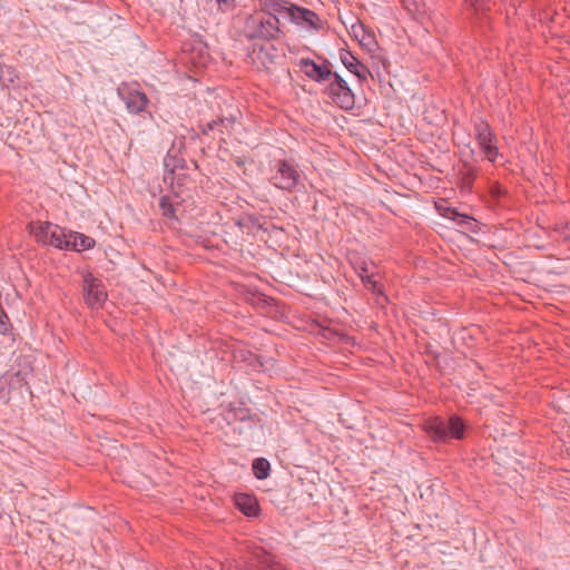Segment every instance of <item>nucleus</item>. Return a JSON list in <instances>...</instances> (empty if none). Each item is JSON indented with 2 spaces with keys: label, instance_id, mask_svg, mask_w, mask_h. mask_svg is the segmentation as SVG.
<instances>
[{
  "label": "nucleus",
  "instance_id": "1",
  "mask_svg": "<svg viewBox=\"0 0 570 570\" xmlns=\"http://www.w3.org/2000/svg\"><path fill=\"white\" fill-rule=\"evenodd\" d=\"M49 232L48 245L59 249L86 250L95 245V240L83 234L67 230L58 225H47Z\"/></svg>",
  "mask_w": 570,
  "mask_h": 570
},
{
  "label": "nucleus",
  "instance_id": "2",
  "mask_svg": "<svg viewBox=\"0 0 570 570\" xmlns=\"http://www.w3.org/2000/svg\"><path fill=\"white\" fill-rule=\"evenodd\" d=\"M473 129L478 146L487 160L495 163L499 157H502L499 153L497 135L487 121L482 119L475 121Z\"/></svg>",
  "mask_w": 570,
  "mask_h": 570
},
{
  "label": "nucleus",
  "instance_id": "3",
  "mask_svg": "<svg viewBox=\"0 0 570 570\" xmlns=\"http://www.w3.org/2000/svg\"><path fill=\"white\" fill-rule=\"evenodd\" d=\"M434 441L445 442L449 439L461 440L464 436V424L456 417L452 416L448 421L440 417H430V435Z\"/></svg>",
  "mask_w": 570,
  "mask_h": 570
},
{
  "label": "nucleus",
  "instance_id": "4",
  "mask_svg": "<svg viewBox=\"0 0 570 570\" xmlns=\"http://www.w3.org/2000/svg\"><path fill=\"white\" fill-rule=\"evenodd\" d=\"M434 208L440 216L454 222L464 232L478 233L480 230V224L475 218L468 214L459 213L446 199L434 202Z\"/></svg>",
  "mask_w": 570,
  "mask_h": 570
},
{
  "label": "nucleus",
  "instance_id": "5",
  "mask_svg": "<svg viewBox=\"0 0 570 570\" xmlns=\"http://www.w3.org/2000/svg\"><path fill=\"white\" fill-rule=\"evenodd\" d=\"M278 58L276 48L268 41L254 43L248 53L250 63L259 70H271Z\"/></svg>",
  "mask_w": 570,
  "mask_h": 570
},
{
  "label": "nucleus",
  "instance_id": "6",
  "mask_svg": "<svg viewBox=\"0 0 570 570\" xmlns=\"http://www.w3.org/2000/svg\"><path fill=\"white\" fill-rule=\"evenodd\" d=\"M248 26L253 29V36L263 39H274L279 33V20L272 13H257L254 16Z\"/></svg>",
  "mask_w": 570,
  "mask_h": 570
},
{
  "label": "nucleus",
  "instance_id": "7",
  "mask_svg": "<svg viewBox=\"0 0 570 570\" xmlns=\"http://www.w3.org/2000/svg\"><path fill=\"white\" fill-rule=\"evenodd\" d=\"M278 12L284 17H288L293 22L299 26L315 29L318 28V17L315 12L308 9L292 6L288 8H283Z\"/></svg>",
  "mask_w": 570,
  "mask_h": 570
},
{
  "label": "nucleus",
  "instance_id": "8",
  "mask_svg": "<svg viewBox=\"0 0 570 570\" xmlns=\"http://www.w3.org/2000/svg\"><path fill=\"white\" fill-rule=\"evenodd\" d=\"M298 173L297 170L287 163H281L277 171L273 175L272 180L273 184L286 190H292L298 181Z\"/></svg>",
  "mask_w": 570,
  "mask_h": 570
},
{
  "label": "nucleus",
  "instance_id": "9",
  "mask_svg": "<svg viewBox=\"0 0 570 570\" xmlns=\"http://www.w3.org/2000/svg\"><path fill=\"white\" fill-rule=\"evenodd\" d=\"M107 294L100 281L91 276L85 278V299L92 308L100 307L106 301Z\"/></svg>",
  "mask_w": 570,
  "mask_h": 570
},
{
  "label": "nucleus",
  "instance_id": "10",
  "mask_svg": "<svg viewBox=\"0 0 570 570\" xmlns=\"http://www.w3.org/2000/svg\"><path fill=\"white\" fill-rule=\"evenodd\" d=\"M302 71L311 79L315 81H323L330 79L332 72L326 65H316L314 61L308 59L301 60Z\"/></svg>",
  "mask_w": 570,
  "mask_h": 570
},
{
  "label": "nucleus",
  "instance_id": "11",
  "mask_svg": "<svg viewBox=\"0 0 570 570\" xmlns=\"http://www.w3.org/2000/svg\"><path fill=\"white\" fill-rule=\"evenodd\" d=\"M478 167L472 163L464 161L458 170V177L460 180L461 189L470 193L472 190L473 183L478 177Z\"/></svg>",
  "mask_w": 570,
  "mask_h": 570
},
{
  "label": "nucleus",
  "instance_id": "12",
  "mask_svg": "<svg viewBox=\"0 0 570 570\" xmlns=\"http://www.w3.org/2000/svg\"><path fill=\"white\" fill-rule=\"evenodd\" d=\"M342 62L344 66L353 72L355 76H357L358 79L365 80L367 76L370 75L368 69L363 66L354 56H352L348 52H345L341 56Z\"/></svg>",
  "mask_w": 570,
  "mask_h": 570
},
{
  "label": "nucleus",
  "instance_id": "13",
  "mask_svg": "<svg viewBox=\"0 0 570 570\" xmlns=\"http://www.w3.org/2000/svg\"><path fill=\"white\" fill-rule=\"evenodd\" d=\"M235 504L243 513H245L248 517H253L258 513V503L256 499L248 494L236 495Z\"/></svg>",
  "mask_w": 570,
  "mask_h": 570
},
{
  "label": "nucleus",
  "instance_id": "14",
  "mask_svg": "<svg viewBox=\"0 0 570 570\" xmlns=\"http://www.w3.org/2000/svg\"><path fill=\"white\" fill-rule=\"evenodd\" d=\"M373 263H361L360 266L355 267L364 285L372 291H379L377 281L374 279Z\"/></svg>",
  "mask_w": 570,
  "mask_h": 570
},
{
  "label": "nucleus",
  "instance_id": "15",
  "mask_svg": "<svg viewBox=\"0 0 570 570\" xmlns=\"http://www.w3.org/2000/svg\"><path fill=\"white\" fill-rule=\"evenodd\" d=\"M47 225H53V224L49 223V222H36V223H30V225H29L30 234L33 235V237L36 238V240L39 244H42V245H48V242L50 239L49 232L46 228Z\"/></svg>",
  "mask_w": 570,
  "mask_h": 570
},
{
  "label": "nucleus",
  "instance_id": "16",
  "mask_svg": "<svg viewBox=\"0 0 570 570\" xmlns=\"http://www.w3.org/2000/svg\"><path fill=\"white\" fill-rule=\"evenodd\" d=\"M331 92L335 102L343 109H351L354 106V95L348 87H344L342 90H335Z\"/></svg>",
  "mask_w": 570,
  "mask_h": 570
},
{
  "label": "nucleus",
  "instance_id": "17",
  "mask_svg": "<svg viewBox=\"0 0 570 570\" xmlns=\"http://www.w3.org/2000/svg\"><path fill=\"white\" fill-rule=\"evenodd\" d=\"M147 104V98L141 92L130 94L126 99V105L129 111L139 112L144 110Z\"/></svg>",
  "mask_w": 570,
  "mask_h": 570
},
{
  "label": "nucleus",
  "instance_id": "18",
  "mask_svg": "<svg viewBox=\"0 0 570 570\" xmlns=\"http://www.w3.org/2000/svg\"><path fill=\"white\" fill-rule=\"evenodd\" d=\"M439 147V150L441 153L440 155V164H431L430 163V168L434 169V170H438L440 173H443L444 169L442 168V166H450L451 164V155H450V150H449V142L446 139H443L441 145L438 146Z\"/></svg>",
  "mask_w": 570,
  "mask_h": 570
},
{
  "label": "nucleus",
  "instance_id": "19",
  "mask_svg": "<svg viewBox=\"0 0 570 570\" xmlns=\"http://www.w3.org/2000/svg\"><path fill=\"white\" fill-rule=\"evenodd\" d=\"M253 470L257 479H266L269 471V462L266 459L259 458L254 460Z\"/></svg>",
  "mask_w": 570,
  "mask_h": 570
},
{
  "label": "nucleus",
  "instance_id": "20",
  "mask_svg": "<svg viewBox=\"0 0 570 570\" xmlns=\"http://www.w3.org/2000/svg\"><path fill=\"white\" fill-rule=\"evenodd\" d=\"M351 30L355 39H357L361 43H366V40L370 38V36H366L362 24H353Z\"/></svg>",
  "mask_w": 570,
  "mask_h": 570
},
{
  "label": "nucleus",
  "instance_id": "21",
  "mask_svg": "<svg viewBox=\"0 0 570 570\" xmlns=\"http://www.w3.org/2000/svg\"><path fill=\"white\" fill-rule=\"evenodd\" d=\"M256 559L261 566H263L265 569L274 570L273 566L274 562L271 560V558L263 551L261 553L256 554Z\"/></svg>",
  "mask_w": 570,
  "mask_h": 570
},
{
  "label": "nucleus",
  "instance_id": "22",
  "mask_svg": "<svg viewBox=\"0 0 570 570\" xmlns=\"http://www.w3.org/2000/svg\"><path fill=\"white\" fill-rule=\"evenodd\" d=\"M344 87H347L346 81L337 73L334 75V82L331 86V91L342 90Z\"/></svg>",
  "mask_w": 570,
  "mask_h": 570
},
{
  "label": "nucleus",
  "instance_id": "23",
  "mask_svg": "<svg viewBox=\"0 0 570 570\" xmlns=\"http://www.w3.org/2000/svg\"><path fill=\"white\" fill-rule=\"evenodd\" d=\"M160 207H161L163 214L165 216H169V217L173 216V206L166 197H163L160 199Z\"/></svg>",
  "mask_w": 570,
  "mask_h": 570
},
{
  "label": "nucleus",
  "instance_id": "24",
  "mask_svg": "<svg viewBox=\"0 0 570 570\" xmlns=\"http://www.w3.org/2000/svg\"><path fill=\"white\" fill-rule=\"evenodd\" d=\"M490 193H491L492 197L499 198V197L502 196L503 189H502V187L498 183H493L490 186Z\"/></svg>",
  "mask_w": 570,
  "mask_h": 570
},
{
  "label": "nucleus",
  "instance_id": "25",
  "mask_svg": "<svg viewBox=\"0 0 570 570\" xmlns=\"http://www.w3.org/2000/svg\"><path fill=\"white\" fill-rule=\"evenodd\" d=\"M219 9L227 10L233 7L235 0H216Z\"/></svg>",
  "mask_w": 570,
  "mask_h": 570
}]
</instances>
